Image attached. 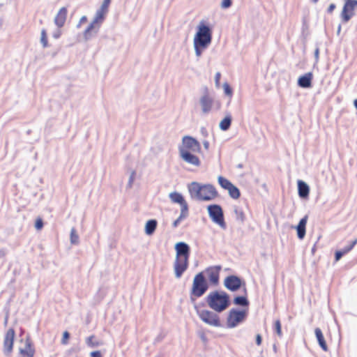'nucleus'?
Segmentation results:
<instances>
[{
	"mask_svg": "<svg viewBox=\"0 0 357 357\" xmlns=\"http://www.w3.org/2000/svg\"><path fill=\"white\" fill-rule=\"evenodd\" d=\"M195 308L200 319L206 324L215 327L221 326L219 316L216 313L208 310H199L197 306Z\"/></svg>",
	"mask_w": 357,
	"mask_h": 357,
	"instance_id": "nucleus-8",
	"label": "nucleus"
},
{
	"mask_svg": "<svg viewBox=\"0 0 357 357\" xmlns=\"http://www.w3.org/2000/svg\"><path fill=\"white\" fill-rule=\"evenodd\" d=\"M199 102L202 113L204 114H208L213 107V98L208 94V93H206L200 98Z\"/></svg>",
	"mask_w": 357,
	"mask_h": 357,
	"instance_id": "nucleus-15",
	"label": "nucleus"
},
{
	"mask_svg": "<svg viewBox=\"0 0 357 357\" xmlns=\"http://www.w3.org/2000/svg\"><path fill=\"white\" fill-rule=\"evenodd\" d=\"M313 75L312 73H305L304 75L300 77L298 79V85L302 88H310L312 86V79Z\"/></svg>",
	"mask_w": 357,
	"mask_h": 357,
	"instance_id": "nucleus-18",
	"label": "nucleus"
},
{
	"mask_svg": "<svg viewBox=\"0 0 357 357\" xmlns=\"http://www.w3.org/2000/svg\"><path fill=\"white\" fill-rule=\"evenodd\" d=\"M201 153L202 147L200 143L191 136H184L182 138V143L178 146V152Z\"/></svg>",
	"mask_w": 357,
	"mask_h": 357,
	"instance_id": "nucleus-7",
	"label": "nucleus"
},
{
	"mask_svg": "<svg viewBox=\"0 0 357 357\" xmlns=\"http://www.w3.org/2000/svg\"><path fill=\"white\" fill-rule=\"evenodd\" d=\"M204 147L206 150H208L209 148V142L208 141H204L203 142Z\"/></svg>",
	"mask_w": 357,
	"mask_h": 357,
	"instance_id": "nucleus-52",
	"label": "nucleus"
},
{
	"mask_svg": "<svg viewBox=\"0 0 357 357\" xmlns=\"http://www.w3.org/2000/svg\"><path fill=\"white\" fill-rule=\"evenodd\" d=\"M307 221V216L305 215L298 222L296 227L297 231V236L299 239H303L305 236V227Z\"/></svg>",
	"mask_w": 357,
	"mask_h": 357,
	"instance_id": "nucleus-19",
	"label": "nucleus"
},
{
	"mask_svg": "<svg viewBox=\"0 0 357 357\" xmlns=\"http://www.w3.org/2000/svg\"><path fill=\"white\" fill-rule=\"evenodd\" d=\"M298 195L301 198H307L309 195L310 188L307 184L303 181H298Z\"/></svg>",
	"mask_w": 357,
	"mask_h": 357,
	"instance_id": "nucleus-20",
	"label": "nucleus"
},
{
	"mask_svg": "<svg viewBox=\"0 0 357 357\" xmlns=\"http://www.w3.org/2000/svg\"><path fill=\"white\" fill-rule=\"evenodd\" d=\"M218 181L219 185L225 190L228 188L230 185L232 184L227 178L222 176H219L218 177Z\"/></svg>",
	"mask_w": 357,
	"mask_h": 357,
	"instance_id": "nucleus-30",
	"label": "nucleus"
},
{
	"mask_svg": "<svg viewBox=\"0 0 357 357\" xmlns=\"http://www.w3.org/2000/svg\"><path fill=\"white\" fill-rule=\"evenodd\" d=\"M212 40L211 30L208 26L204 23L199 24L197 31L194 37L193 43H198L200 46L208 47Z\"/></svg>",
	"mask_w": 357,
	"mask_h": 357,
	"instance_id": "nucleus-6",
	"label": "nucleus"
},
{
	"mask_svg": "<svg viewBox=\"0 0 357 357\" xmlns=\"http://www.w3.org/2000/svg\"><path fill=\"white\" fill-rule=\"evenodd\" d=\"M357 7V0L345 2L341 13V18L343 22H348L354 15V9Z\"/></svg>",
	"mask_w": 357,
	"mask_h": 357,
	"instance_id": "nucleus-11",
	"label": "nucleus"
},
{
	"mask_svg": "<svg viewBox=\"0 0 357 357\" xmlns=\"http://www.w3.org/2000/svg\"><path fill=\"white\" fill-rule=\"evenodd\" d=\"M188 189L192 199L209 202L218 196L215 188L211 184H202L194 181L188 185Z\"/></svg>",
	"mask_w": 357,
	"mask_h": 357,
	"instance_id": "nucleus-2",
	"label": "nucleus"
},
{
	"mask_svg": "<svg viewBox=\"0 0 357 357\" xmlns=\"http://www.w3.org/2000/svg\"><path fill=\"white\" fill-rule=\"evenodd\" d=\"M246 317V310H238L235 308L230 310L227 318V328H233L236 327L245 319Z\"/></svg>",
	"mask_w": 357,
	"mask_h": 357,
	"instance_id": "nucleus-10",
	"label": "nucleus"
},
{
	"mask_svg": "<svg viewBox=\"0 0 357 357\" xmlns=\"http://www.w3.org/2000/svg\"><path fill=\"white\" fill-rule=\"evenodd\" d=\"M43 227V222L42 219L38 218L36 220L35 223V227L36 229H40Z\"/></svg>",
	"mask_w": 357,
	"mask_h": 357,
	"instance_id": "nucleus-42",
	"label": "nucleus"
},
{
	"mask_svg": "<svg viewBox=\"0 0 357 357\" xmlns=\"http://www.w3.org/2000/svg\"><path fill=\"white\" fill-rule=\"evenodd\" d=\"M40 43H42L43 47H46L47 46V38L45 29H43L41 31Z\"/></svg>",
	"mask_w": 357,
	"mask_h": 357,
	"instance_id": "nucleus-37",
	"label": "nucleus"
},
{
	"mask_svg": "<svg viewBox=\"0 0 357 357\" xmlns=\"http://www.w3.org/2000/svg\"><path fill=\"white\" fill-rule=\"evenodd\" d=\"M169 197L172 202L179 204L181 208L185 205L188 206L181 193L177 192H171Z\"/></svg>",
	"mask_w": 357,
	"mask_h": 357,
	"instance_id": "nucleus-21",
	"label": "nucleus"
},
{
	"mask_svg": "<svg viewBox=\"0 0 357 357\" xmlns=\"http://www.w3.org/2000/svg\"><path fill=\"white\" fill-rule=\"evenodd\" d=\"M136 172L132 170L129 176L128 182L127 183V188H131L132 187L134 181L135 179Z\"/></svg>",
	"mask_w": 357,
	"mask_h": 357,
	"instance_id": "nucleus-38",
	"label": "nucleus"
},
{
	"mask_svg": "<svg viewBox=\"0 0 357 357\" xmlns=\"http://www.w3.org/2000/svg\"><path fill=\"white\" fill-rule=\"evenodd\" d=\"M208 288V283L202 272L197 273L193 280L192 287L191 290L190 299L192 302L195 301L193 298H199L203 296Z\"/></svg>",
	"mask_w": 357,
	"mask_h": 357,
	"instance_id": "nucleus-5",
	"label": "nucleus"
},
{
	"mask_svg": "<svg viewBox=\"0 0 357 357\" xmlns=\"http://www.w3.org/2000/svg\"><path fill=\"white\" fill-rule=\"evenodd\" d=\"M70 337V334L68 331H65L63 334V338H62V340H61V343L63 344H67V340Z\"/></svg>",
	"mask_w": 357,
	"mask_h": 357,
	"instance_id": "nucleus-43",
	"label": "nucleus"
},
{
	"mask_svg": "<svg viewBox=\"0 0 357 357\" xmlns=\"http://www.w3.org/2000/svg\"><path fill=\"white\" fill-rule=\"evenodd\" d=\"M344 254L341 250L335 252V259L336 261H339Z\"/></svg>",
	"mask_w": 357,
	"mask_h": 357,
	"instance_id": "nucleus-44",
	"label": "nucleus"
},
{
	"mask_svg": "<svg viewBox=\"0 0 357 357\" xmlns=\"http://www.w3.org/2000/svg\"><path fill=\"white\" fill-rule=\"evenodd\" d=\"M220 77H221L220 73H219V72L216 73L215 75V82L216 86H220Z\"/></svg>",
	"mask_w": 357,
	"mask_h": 357,
	"instance_id": "nucleus-45",
	"label": "nucleus"
},
{
	"mask_svg": "<svg viewBox=\"0 0 357 357\" xmlns=\"http://www.w3.org/2000/svg\"><path fill=\"white\" fill-rule=\"evenodd\" d=\"M231 123V115L229 114V115L226 116L220 121V123L219 124V127L222 130L226 131L230 128Z\"/></svg>",
	"mask_w": 357,
	"mask_h": 357,
	"instance_id": "nucleus-26",
	"label": "nucleus"
},
{
	"mask_svg": "<svg viewBox=\"0 0 357 357\" xmlns=\"http://www.w3.org/2000/svg\"><path fill=\"white\" fill-rule=\"evenodd\" d=\"M227 289L231 291H237L241 286V279L235 275H230L225 278L224 282Z\"/></svg>",
	"mask_w": 357,
	"mask_h": 357,
	"instance_id": "nucleus-14",
	"label": "nucleus"
},
{
	"mask_svg": "<svg viewBox=\"0 0 357 357\" xmlns=\"http://www.w3.org/2000/svg\"><path fill=\"white\" fill-rule=\"evenodd\" d=\"M210 308L216 312H222L230 305L229 296L225 291H212L206 297Z\"/></svg>",
	"mask_w": 357,
	"mask_h": 357,
	"instance_id": "nucleus-3",
	"label": "nucleus"
},
{
	"mask_svg": "<svg viewBox=\"0 0 357 357\" xmlns=\"http://www.w3.org/2000/svg\"><path fill=\"white\" fill-rule=\"evenodd\" d=\"M180 223H181V222L179 221V220L176 219V220L173 222L172 225H173V227H174V228H176V227H177L179 225V224H180Z\"/></svg>",
	"mask_w": 357,
	"mask_h": 357,
	"instance_id": "nucleus-53",
	"label": "nucleus"
},
{
	"mask_svg": "<svg viewBox=\"0 0 357 357\" xmlns=\"http://www.w3.org/2000/svg\"><path fill=\"white\" fill-rule=\"evenodd\" d=\"M157 221L155 220H149L146 222L145 225V233L147 235H152L156 227H157Z\"/></svg>",
	"mask_w": 357,
	"mask_h": 357,
	"instance_id": "nucleus-24",
	"label": "nucleus"
},
{
	"mask_svg": "<svg viewBox=\"0 0 357 357\" xmlns=\"http://www.w3.org/2000/svg\"><path fill=\"white\" fill-rule=\"evenodd\" d=\"M274 330L279 337H282L281 323L279 319L276 320L274 323Z\"/></svg>",
	"mask_w": 357,
	"mask_h": 357,
	"instance_id": "nucleus-36",
	"label": "nucleus"
},
{
	"mask_svg": "<svg viewBox=\"0 0 357 357\" xmlns=\"http://www.w3.org/2000/svg\"><path fill=\"white\" fill-rule=\"evenodd\" d=\"M256 343L257 345H260L261 344V336L259 334L256 336Z\"/></svg>",
	"mask_w": 357,
	"mask_h": 357,
	"instance_id": "nucleus-49",
	"label": "nucleus"
},
{
	"mask_svg": "<svg viewBox=\"0 0 357 357\" xmlns=\"http://www.w3.org/2000/svg\"><path fill=\"white\" fill-rule=\"evenodd\" d=\"M357 243V238L350 243L349 245L344 247L342 250H340L344 255L350 252L355 245Z\"/></svg>",
	"mask_w": 357,
	"mask_h": 357,
	"instance_id": "nucleus-35",
	"label": "nucleus"
},
{
	"mask_svg": "<svg viewBox=\"0 0 357 357\" xmlns=\"http://www.w3.org/2000/svg\"><path fill=\"white\" fill-rule=\"evenodd\" d=\"M91 357H102L101 353L100 351H92L90 354Z\"/></svg>",
	"mask_w": 357,
	"mask_h": 357,
	"instance_id": "nucleus-47",
	"label": "nucleus"
},
{
	"mask_svg": "<svg viewBox=\"0 0 357 357\" xmlns=\"http://www.w3.org/2000/svg\"><path fill=\"white\" fill-rule=\"evenodd\" d=\"M335 8V5L334 3H331V4H330V6L328 8V12L332 13Z\"/></svg>",
	"mask_w": 357,
	"mask_h": 357,
	"instance_id": "nucleus-50",
	"label": "nucleus"
},
{
	"mask_svg": "<svg viewBox=\"0 0 357 357\" xmlns=\"http://www.w3.org/2000/svg\"><path fill=\"white\" fill-rule=\"evenodd\" d=\"M87 20V18L86 16H82L79 22V24H77V27H80L81 24L86 22Z\"/></svg>",
	"mask_w": 357,
	"mask_h": 357,
	"instance_id": "nucleus-48",
	"label": "nucleus"
},
{
	"mask_svg": "<svg viewBox=\"0 0 357 357\" xmlns=\"http://www.w3.org/2000/svg\"><path fill=\"white\" fill-rule=\"evenodd\" d=\"M207 47H208L200 46L198 43H194V48L196 56L199 57L202 55L203 50H204Z\"/></svg>",
	"mask_w": 357,
	"mask_h": 357,
	"instance_id": "nucleus-34",
	"label": "nucleus"
},
{
	"mask_svg": "<svg viewBox=\"0 0 357 357\" xmlns=\"http://www.w3.org/2000/svg\"><path fill=\"white\" fill-rule=\"evenodd\" d=\"M208 215L212 221L219 225L221 228H226V223L224 219V213L222 207L218 204H211L207 206Z\"/></svg>",
	"mask_w": 357,
	"mask_h": 357,
	"instance_id": "nucleus-9",
	"label": "nucleus"
},
{
	"mask_svg": "<svg viewBox=\"0 0 357 357\" xmlns=\"http://www.w3.org/2000/svg\"><path fill=\"white\" fill-rule=\"evenodd\" d=\"M6 252L3 250H0V257H3Z\"/></svg>",
	"mask_w": 357,
	"mask_h": 357,
	"instance_id": "nucleus-54",
	"label": "nucleus"
},
{
	"mask_svg": "<svg viewBox=\"0 0 357 357\" xmlns=\"http://www.w3.org/2000/svg\"><path fill=\"white\" fill-rule=\"evenodd\" d=\"M196 153L187 151L178 152L179 157L183 162L195 167H199L202 162Z\"/></svg>",
	"mask_w": 357,
	"mask_h": 357,
	"instance_id": "nucleus-12",
	"label": "nucleus"
},
{
	"mask_svg": "<svg viewBox=\"0 0 357 357\" xmlns=\"http://www.w3.org/2000/svg\"><path fill=\"white\" fill-rule=\"evenodd\" d=\"M234 211L236 220L243 222L245 219V215H244L243 211L241 208L236 207L234 208Z\"/></svg>",
	"mask_w": 357,
	"mask_h": 357,
	"instance_id": "nucleus-33",
	"label": "nucleus"
},
{
	"mask_svg": "<svg viewBox=\"0 0 357 357\" xmlns=\"http://www.w3.org/2000/svg\"><path fill=\"white\" fill-rule=\"evenodd\" d=\"M175 250L174 271L175 277L179 279L188 268L190 248L186 243L178 242L175 245Z\"/></svg>",
	"mask_w": 357,
	"mask_h": 357,
	"instance_id": "nucleus-1",
	"label": "nucleus"
},
{
	"mask_svg": "<svg viewBox=\"0 0 357 357\" xmlns=\"http://www.w3.org/2000/svg\"><path fill=\"white\" fill-rule=\"evenodd\" d=\"M220 266L210 267L206 270L209 281L214 284H217L219 281V271Z\"/></svg>",
	"mask_w": 357,
	"mask_h": 357,
	"instance_id": "nucleus-16",
	"label": "nucleus"
},
{
	"mask_svg": "<svg viewBox=\"0 0 357 357\" xmlns=\"http://www.w3.org/2000/svg\"><path fill=\"white\" fill-rule=\"evenodd\" d=\"M111 0H104L100 9L107 13Z\"/></svg>",
	"mask_w": 357,
	"mask_h": 357,
	"instance_id": "nucleus-40",
	"label": "nucleus"
},
{
	"mask_svg": "<svg viewBox=\"0 0 357 357\" xmlns=\"http://www.w3.org/2000/svg\"><path fill=\"white\" fill-rule=\"evenodd\" d=\"M314 3H317L318 0H312Z\"/></svg>",
	"mask_w": 357,
	"mask_h": 357,
	"instance_id": "nucleus-58",
	"label": "nucleus"
},
{
	"mask_svg": "<svg viewBox=\"0 0 357 357\" xmlns=\"http://www.w3.org/2000/svg\"><path fill=\"white\" fill-rule=\"evenodd\" d=\"M223 89H224L225 93L227 96H232V89L230 87V86L229 85V84L224 83V84H223Z\"/></svg>",
	"mask_w": 357,
	"mask_h": 357,
	"instance_id": "nucleus-39",
	"label": "nucleus"
},
{
	"mask_svg": "<svg viewBox=\"0 0 357 357\" xmlns=\"http://www.w3.org/2000/svg\"><path fill=\"white\" fill-rule=\"evenodd\" d=\"M70 243L75 245L79 243V236L75 228H72L70 231Z\"/></svg>",
	"mask_w": 357,
	"mask_h": 357,
	"instance_id": "nucleus-32",
	"label": "nucleus"
},
{
	"mask_svg": "<svg viewBox=\"0 0 357 357\" xmlns=\"http://www.w3.org/2000/svg\"><path fill=\"white\" fill-rule=\"evenodd\" d=\"M20 353L22 355L26 356L27 357H33L35 350L31 346V343L29 340H26L24 348L20 349Z\"/></svg>",
	"mask_w": 357,
	"mask_h": 357,
	"instance_id": "nucleus-22",
	"label": "nucleus"
},
{
	"mask_svg": "<svg viewBox=\"0 0 357 357\" xmlns=\"http://www.w3.org/2000/svg\"><path fill=\"white\" fill-rule=\"evenodd\" d=\"M15 337V331L13 328L8 330L3 341V351L6 354H9L13 349Z\"/></svg>",
	"mask_w": 357,
	"mask_h": 357,
	"instance_id": "nucleus-13",
	"label": "nucleus"
},
{
	"mask_svg": "<svg viewBox=\"0 0 357 357\" xmlns=\"http://www.w3.org/2000/svg\"><path fill=\"white\" fill-rule=\"evenodd\" d=\"M228 191L229 196L233 199H238L241 193L238 188L234 185L231 184L230 186L226 189Z\"/></svg>",
	"mask_w": 357,
	"mask_h": 357,
	"instance_id": "nucleus-27",
	"label": "nucleus"
},
{
	"mask_svg": "<svg viewBox=\"0 0 357 357\" xmlns=\"http://www.w3.org/2000/svg\"><path fill=\"white\" fill-rule=\"evenodd\" d=\"M354 107H356V109H357V99H356V100L354 101Z\"/></svg>",
	"mask_w": 357,
	"mask_h": 357,
	"instance_id": "nucleus-56",
	"label": "nucleus"
},
{
	"mask_svg": "<svg viewBox=\"0 0 357 357\" xmlns=\"http://www.w3.org/2000/svg\"><path fill=\"white\" fill-rule=\"evenodd\" d=\"M61 30H60V29H58L57 30H56V31L53 33L52 36H53L54 38L57 39V38H59L61 36Z\"/></svg>",
	"mask_w": 357,
	"mask_h": 357,
	"instance_id": "nucleus-46",
	"label": "nucleus"
},
{
	"mask_svg": "<svg viewBox=\"0 0 357 357\" xmlns=\"http://www.w3.org/2000/svg\"><path fill=\"white\" fill-rule=\"evenodd\" d=\"M228 191L229 196L233 199H238L241 193L238 188L234 185L231 184L230 186L226 189Z\"/></svg>",
	"mask_w": 357,
	"mask_h": 357,
	"instance_id": "nucleus-28",
	"label": "nucleus"
},
{
	"mask_svg": "<svg viewBox=\"0 0 357 357\" xmlns=\"http://www.w3.org/2000/svg\"><path fill=\"white\" fill-rule=\"evenodd\" d=\"M188 216V206H184L181 208V214L177 218L181 222L183 220L185 219Z\"/></svg>",
	"mask_w": 357,
	"mask_h": 357,
	"instance_id": "nucleus-31",
	"label": "nucleus"
},
{
	"mask_svg": "<svg viewBox=\"0 0 357 357\" xmlns=\"http://www.w3.org/2000/svg\"><path fill=\"white\" fill-rule=\"evenodd\" d=\"M234 303L236 305L246 307L249 305V302L245 296H236L234 299Z\"/></svg>",
	"mask_w": 357,
	"mask_h": 357,
	"instance_id": "nucleus-29",
	"label": "nucleus"
},
{
	"mask_svg": "<svg viewBox=\"0 0 357 357\" xmlns=\"http://www.w3.org/2000/svg\"><path fill=\"white\" fill-rule=\"evenodd\" d=\"M319 50L317 47V48L315 49V51H314V57H315V59H316L317 61L319 59Z\"/></svg>",
	"mask_w": 357,
	"mask_h": 357,
	"instance_id": "nucleus-51",
	"label": "nucleus"
},
{
	"mask_svg": "<svg viewBox=\"0 0 357 357\" xmlns=\"http://www.w3.org/2000/svg\"><path fill=\"white\" fill-rule=\"evenodd\" d=\"M231 5V0H222L221 6L222 8H228Z\"/></svg>",
	"mask_w": 357,
	"mask_h": 357,
	"instance_id": "nucleus-41",
	"label": "nucleus"
},
{
	"mask_svg": "<svg viewBox=\"0 0 357 357\" xmlns=\"http://www.w3.org/2000/svg\"><path fill=\"white\" fill-rule=\"evenodd\" d=\"M106 13H107L105 11H103L100 8L96 11L93 21L84 32V38L86 40H90L98 33Z\"/></svg>",
	"mask_w": 357,
	"mask_h": 357,
	"instance_id": "nucleus-4",
	"label": "nucleus"
},
{
	"mask_svg": "<svg viewBox=\"0 0 357 357\" xmlns=\"http://www.w3.org/2000/svg\"><path fill=\"white\" fill-rule=\"evenodd\" d=\"M314 333L319 346L324 351H327L328 347L324 340V337L321 330L319 328H316L314 330Z\"/></svg>",
	"mask_w": 357,
	"mask_h": 357,
	"instance_id": "nucleus-23",
	"label": "nucleus"
},
{
	"mask_svg": "<svg viewBox=\"0 0 357 357\" xmlns=\"http://www.w3.org/2000/svg\"><path fill=\"white\" fill-rule=\"evenodd\" d=\"M340 31H341V25H340V24H339L338 28H337V35H339V34H340Z\"/></svg>",
	"mask_w": 357,
	"mask_h": 357,
	"instance_id": "nucleus-55",
	"label": "nucleus"
},
{
	"mask_svg": "<svg viewBox=\"0 0 357 357\" xmlns=\"http://www.w3.org/2000/svg\"><path fill=\"white\" fill-rule=\"evenodd\" d=\"M273 351H274L275 353L277 352V347H276L275 344H273Z\"/></svg>",
	"mask_w": 357,
	"mask_h": 357,
	"instance_id": "nucleus-57",
	"label": "nucleus"
},
{
	"mask_svg": "<svg viewBox=\"0 0 357 357\" xmlns=\"http://www.w3.org/2000/svg\"><path fill=\"white\" fill-rule=\"evenodd\" d=\"M86 344L91 348L98 347L103 344L102 341L97 340L94 335H91L86 339Z\"/></svg>",
	"mask_w": 357,
	"mask_h": 357,
	"instance_id": "nucleus-25",
	"label": "nucleus"
},
{
	"mask_svg": "<svg viewBox=\"0 0 357 357\" xmlns=\"http://www.w3.org/2000/svg\"><path fill=\"white\" fill-rule=\"evenodd\" d=\"M67 9L65 7L61 8L54 18V23L58 28L62 27L66 20Z\"/></svg>",
	"mask_w": 357,
	"mask_h": 357,
	"instance_id": "nucleus-17",
	"label": "nucleus"
}]
</instances>
